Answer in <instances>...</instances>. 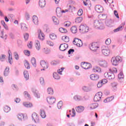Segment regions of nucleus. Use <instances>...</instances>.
<instances>
[{"mask_svg": "<svg viewBox=\"0 0 126 126\" xmlns=\"http://www.w3.org/2000/svg\"><path fill=\"white\" fill-rule=\"evenodd\" d=\"M94 26L95 28L96 29H100L102 30L105 28V26L104 24L102 23L101 21L95 20L94 23Z\"/></svg>", "mask_w": 126, "mask_h": 126, "instance_id": "f257e3e1", "label": "nucleus"}, {"mask_svg": "<svg viewBox=\"0 0 126 126\" xmlns=\"http://www.w3.org/2000/svg\"><path fill=\"white\" fill-rule=\"evenodd\" d=\"M123 59L121 57L116 56V57H112L111 59V63L113 65H118L119 64V63H121L122 62Z\"/></svg>", "mask_w": 126, "mask_h": 126, "instance_id": "f03ea898", "label": "nucleus"}, {"mask_svg": "<svg viewBox=\"0 0 126 126\" xmlns=\"http://www.w3.org/2000/svg\"><path fill=\"white\" fill-rule=\"evenodd\" d=\"M67 11H68V10L67 9L62 10L61 7H57L56 8V14L58 17H61V16L63 15V13L67 12Z\"/></svg>", "mask_w": 126, "mask_h": 126, "instance_id": "7ed1b4c3", "label": "nucleus"}, {"mask_svg": "<svg viewBox=\"0 0 126 126\" xmlns=\"http://www.w3.org/2000/svg\"><path fill=\"white\" fill-rule=\"evenodd\" d=\"M90 49H91L92 51L95 52V51L99 49V45L96 42H93L90 45Z\"/></svg>", "mask_w": 126, "mask_h": 126, "instance_id": "20e7f679", "label": "nucleus"}, {"mask_svg": "<svg viewBox=\"0 0 126 126\" xmlns=\"http://www.w3.org/2000/svg\"><path fill=\"white\" fill-rule=\"evenodd\" d=\"M104 77L107 79H115V74L110 72H106L104 74Z\"/></svg>", "mask_w": 126, "mask_h": 126, "instance_id": "39448f33", "label": "nucleus"}, {"mask_svg": "<svg viewBox=\"0 0 126 126\" xmlns=\"http://www.w3.org/2000/svg\"><path fill=\"white\" fill-rule=\"evenodd\" d=\"M79 30L82 33H86L88 32L89 28L86 25H81L79 27Z\"/></svg>", "mask_w": 126, "mask_h": 126, "instance_id": "423d86ee", "label": "nucleus"}, {"mask_svg": "<svg viewBox=\"0 0 126 126\" xmlns=\"http://www.w3.org/2000/svg\"><path fill=\"white\" fill-rule=\"evenodd\" d=\"M103 95V94L102 92H98L95 94L94 95V100L95 102H99L101 100V98H102V95Z\"/></svg>", "mask_w": 126, "mask_h": 126, "instance_id": "0eeeda50", "label": "nucleus"}, {"mask_svg": "<svg viewBox=\"0 0 126 126\" xmlns=\"http://www.w3.org/2000/svg\"><path fill=\"white\" fill-rule=\"evenodd\" d=\"M32 121L34 122V123H39L40 122V118H39V115L37 114L36 113H33L32 115Z\"/></svg>", "mask_w": 126, "mask_h": 126, "instance_id": "6e6552de", "label": "nucleus"}, {"mask_svg": "<svg viewBox=\"0 0 126 126\" xmlns=\"http://www.w3.org/2000/svg\"><path fill=\"white\" fill-rule=\"evenodd\" d=\"M73 43L74 45H76L77 47H82L83 45V43L82 42V41H81V39H79L78 38H75Z\"/></svg>", "mask_w": 126, "mask_h": 126, "instance_id": "1a4fd4ad", "label": "nucleus"}, {"mask_svg": "<svg viewBox=\"0 0 126 126\" xmlns=\"http://www.w3.org/2000/svg\"><path fill=\"white\" fill-rule=\"evenodd\" d=\"M94 9L98 13H102L104 11V8L100 5H96L94 7Z\"/></svg>", "mask_w": 126, "mask_h": 126, "instance_id": "9d476101", "label": "nucleus"}, {"mask_svg": "<svg viewBox=\"0 0 126 126\" xmlns=\"http://www.w3.org/2000/svg\"><path fill=\"white\" fill-rule=\"evenodd\" d=\"M81 65L84 69H89L91 67V64L90 63L82 62Z\"/></svg>", "mask_w": 126, "mask_h": 126, "instance_id": "9b49d317", "label": "nucleus"}, {"mask_svg": "<svg viewBox=\"0 0 126 126\" xmlns=\"http://www.w3.org/2000/svg\"><path fill=\"white\" fill-rule=\"evenodd\" d=\"M38 38L41 41H44L45 40V34L42 32L41 30H38Z\"/></svg>", "mask_w": 126, "mask_h": 126, "instance_id": "f8f14e48", "label": "nucleus"}, {"mask_svg": "<svg viewBox=\"0 0 126 126\" xmlns=\"http://www.w3.org/2000/svg\"><path fill=\"white\" fill-rule=\"evenodd\" d=\"M40 64L41 67H43V68H48L49 66V64L48 63V62L44 60H41L40 61Z\"/></svg>", "mask_w": 126, "mask_h": 126, "instance_id": "ddd939ff", "label": "nucleus"}, {"mask_svg": "<svg viewBox=\"0 0 126 126\" xmlns=\"http://www.w3.org/2000/svg\"><path fill=\"white\" fill-rule=\"evenodd\" d=\"M67 48H68V45H67V44L64 43L60 45L59 49L60 51L63 52L65 51V50H66Z\"/></svg>", "mask_w": 126, "mask_h": 126, "instance_id": "4468645a", "label": "nucleus"}, {"mask_svg": "<svg viewBox=\"0 0 126 126\" xmlns=\"http://www.w3.org/2000/svg\"><path fill=\"white\" fill-rule=\"evenodd\" d=\"M125 25H126V22L123 23L120 26L114 30V32H119V31H122L124 29Z\"/></svg>", "mask_w": 126, "mask_h": 126, "instance_id": "2eb2a0df", "label": "nucleus"}, {"mask_svg": "<svg viewBox=\"0 0 126 126\" xmlns=\"http://www.w3.org/2000/svg\"><path fill=\"white\" fill-rule=\"evenodd\" d=\"M47 101L49 104H50V105H52L56 102V98L53 97H48L47 98Z\"/></svg>", "mask_w": 126, "mask_h": 126, "instance_id": "dca6fc26", "label": "nucleus"}, {"mask_svg": "<svg viewBox=\"0 0 126 126\" xmlns=\"http://www.w3.org/2000/svg\"><path fill=\"white\" fill-rule=\"evenodd\" d=\"M90 78L92 79V80H98V79L99 78V75L95 74H91L90 76Z\"/></svg>", "mask_w": 126, "mask_h": 126, "instance_id": "f3484780", "label": "nucleus"}, {"mask_svg": "<svg viewBox=\"0 0 126 126\" xmlns=\"http://www.w3.org/2000/svg\"><path fill=\"white\" fill-rule=\"evenodd\" d=\"M84 5L88 6V7H91V1L90 0H82Z\"/></svg>", "mask_w": 126, "mask_h": 126, "instance_id": "a211bd4d", "label": "nucleus"}, {"mask_svg": "<svg viewBox=\"0 0 126 126\" xmlns=\"http://www.w3.org/2000/svg\"><path fill=\"white\" fill-rule=\"evenodd\" d=\"M84 107L80 106L76 108V111L77 113H82L84 111Z\"/></svg>", "mask_w": 126, "mask_h": 126, "instance_id": "6ab92c4d", "label": "nucleus"}, {"mask_svg": "<svg viewBox=\"0 0 126 126\" xmlns=\"http://www.w3.org/2000/svg\"><path fill=\"white\" fill-rule=\"evenodd\" d=\"M39 5L40 7H45V6L46 5V0H39Z\"/></svg>", "mask_w": 126, "mask_h": 126, "instance_id": "aec40b11", "label": "nucleus"}, {"mask_svg": "<svg viewBox=\"0 0 126 126\" xmlns=\"http://www.w3.org/2000/svg\"><path fill=\"white\" fill-rule=\"evenodd\" d=\"M110 50L109 49H103L102 53L104 56H109L110 55Z\"/></svg>", "mask_w": 126, "mask_h": 126, "instance_id": "412c9836", "label": "nucleus"}, {"mask_svg": "<svg viewBox=\"0 0 126 126\" xmlns=\"http://www.w3.org/2000/svg\"><path fill=\"white\" fill-rule=\"evenodd\" d=\"M99 65L102 67H107V62L105 61H99Z\"/></svg>", "mask_w": 126, "mask_h": 126, "instance_id": "4be33fe9", "label": "nucleus"}, {"mask_svg": "<svg viewBox=\"0 0 126 126\" xmlns=\"http://www.w3.org/2000/svg\"><path fill=\"white\" fill-rule=\"evenodd\" d=\"M35 46L36 49L39 51L41 49V45H40V41L39 40H35Z\"/></svg>", "mask_w": 126, "mask_h": 126, "instance_id": "5701e85b", "label": "nucleus"}, {"mask_svg": "<svg viewBox=\"0 0 126 126\" xmlns=\"http://www.w3.org/2000/svg\"><path fill=\"white\" fill-rule=\"evenodd\" d=\"M32 21L33 23L35 24V25H37L39 20H38V17L36 16H33L32 17Z\"/></svg>", "mask_w": 126, "mask_h": 126, "instance_id": "b1692460", "label": "nucleus"}, {"mask_svg": "<svg viewBox=\"0 0 126 126\" xmlns=\"http://www.w3.org/2000/svg\"><path fill=\"white\" fill-rule=\"evenodd\" d=\"M62 40L64 42H65V43H67L69 42V37L66 35H63L62 36Z\"/></svg>", "mask_w": 126, "mask_h": 126, "instance_id": "393cba45", "label": "nucleus"}, {"mask_svg": "<svg viewBox=\"0 0 126 126\" xmlns=\"http://www.w3.org/2000/svg\"><path fill=\"white\" fill-rule=\"evenodd\" d=\"M113 99H114V96H110L104 99L103 102L104 103H109V102H111V101H113Z\"/></svg>", "mask_w": 126, "mask_h": 126, "instance_id": "a878e982", "label": "nucleus"}, {"mask_svg": "<svg viewBox=\"0 0 126 126\" xmlns=\"http://www.w3.org/2000/svg\"><path fill=\"white\" fill-rule=\"evenodd\" d=\"M8 62L10 64H12V55L11 52L9 51Z\"/></svg>", "mask_w": 126, "mask_h": 126, "instance_id": "bb28decb", "label": "nucleus"}, {"mask_svg": "<svg viewBox=\"0 0 126 126\" xmlns=\"http://www.w3.org/2000/svg\"><path fill=\"white\" fill-rule=\"evenodd\" d=\"M23 105L25 107H26L27 108H31L33 106L32 103H28L27 102H23Z\"/></svg>", "mask_w": 126, "mask_h": 126, "instance_id": "cd10ccee", "label": "nucleus"}, {"mask_svg": "<svg viewBox=\"0 0 126 126\" xmlns=\"http://www.w3.org/2000/svg\"><path fill=\"white\" fill-rule=\"evenodd\" d=\"M4 76H8L9 75V67H6L4 72Z\"/></svg>", "mask_w": 126, "mask_h": 126, "instance_id": "c85d7f7f", "label": "nucleus"}, {"mask_svg": "<svg viewBox=\"0 0 126 126\" xmlns=\"http://www.w3.org/2000/svg\"><path fill=\"white\" fill-rule=\"evenodd\" d=\"M70 30L72 33H74V34H75L77 32V28L75 26H72Z\"/></svg>", "mask_w": 126, "mask_h": 126, "instance_id": "c756f323", "label": "nucleus"}, {"mask_svg": "<svg viewBox=\"0 0 126 126\" xmlns=\"http://www.w3.org/2000/svg\"><path fill=\"white\" fill-rule=\"evenodd\" d=\"M24 76L26 80H28L29 79V73L27 71H24Z\"/></svg>", "mask_w": 126, "mask_h": 126, "instance_id": "7c9ffc66", "label": "nucleus"}, {"mask_svg": "<svg viewBox=\"0 0 126 126\" xmlns=\"http://www.w3.org/2000/svg\"><path fill=\"white\" fill-rule=\"evenodd\" d=\"M52 20L55 25H58L60 23V21H59V19H58L56 17H53Z\"/></svg>", "mask_w": 126, "mask_h": 126, "instance_id": "2f4dec72", "label": "nucleus"}, {"mask_svg": "<svg viewBox=\"0 0 126 126\" xmlns=\"http://www.w3.org/2000/svg\"><path fill=\"white\" fill-rule=\"evenodd\" d=\"M98 106V104L97 103H92L90 105L91 109H92V110H94V109H96V108H97Z\"/></svg>", "mask_w": 126, "mask_h": 126, "instance_id": "473e14b6", "label": "nucleus"}, {"mask_svg": "<svg viewBox=\"0 0 126 126\" xmlns=\"http://www.w3.org/2000/svg\"><path fill=\"white\" fill-rule=\"evenodd\" d=\"M24 64L26 68H27V69H29V68H30V64H29L28 61L25 60L24 61Z\"/></svg>", "mask_w": 126, "mask_h": 126, "instance_id": "72a5a7b5", "label": "nucleus"}, {"mask_svg": "<svg viewBox=\"0 0 126 126\" xmlns=\"http://www.w3.org/2000/svg\"><path fill=\"white\" fill-rule=\"evenodd\" d=\"M18 120L20 121H22L24 119V114L22 113H20L17 116Z\"/></svg>", "mask_w": 126, "mask_h": 126, "instance_id": "f704fd0d", "label": "nucleus"}, {"mask_svg": "<svg viewBox=\"0 0 126 126\" xmlns=\"http://www.w3.org/2000/svg\"><path fill=\"white\" fill-rule=\"evenodd\" d=\"M110 87L113 90H117V84L116 83H112L110 84Z\"/></svg>", "mask_w": 126, "mask_h": 126, "instance_id": "c9c22d12", "label": "nucleus"}, {"mask_svg": "<svg viewBox=\"0 0 126 126\" xmlns=\"http://www.w3.org/2000/svg\"><path fill=\"white\" fill-rule=\"evenodd\" d=\"M49 37L51 40H56V39H57V35L55 33L50 34Z\"/></svg>", "mask_w": 126, "mask_h": 126, "instance_id": "e433bc0d", "label": "nucleus"}, {"mask_svg": "<svg viewBox=\"0 0 126 126\" xmlns=\"http://www.w3.org/2000/svg\"><path fill=\"white\" fill-rule=\"evenodd\" d=\"M47 92L50 95H53L54 94V90L52 88H48L47 89Z\"/></svg>", "mask_w": 126, "mask_h": 126, "instance_id": "4c0bfd02", "label": "nucleus"}, {"mask_svg": "<svg viewBox=\"0 0 126 126\" xmlns=\"http://www.w3.org/2000/svg\"><path fill=\"white\" fill-rule=\"evenodd\" d=\"M40 116L42 119H45V118H46V113L44 110H40Z\"/></svg>", "mask_w": 126, "mask_h": 126, "instance_id": "58836bf2", "label": "nucleus"}, {"mask_svg": "<svg viewBox=\"0 0 126 126\" xmlns=\"http://www.w3.org/2000/svg\"><path fill=\"white\" fill-rule=\"evenodd\" d=\"M82 20H83V18H82L81 17H79L76 18L75 22L76 23H80V22H82Z\"/></svg>", "mask_w": 126, "mask_h": 126, "instance_id": "ea45409f", "label": "nucleus"}, {"mask_svg": "<svg viewBox=\"0 0 126 126\" xmlns=\"http://www.w3.org/2000/svg\"><path fill=\"white\" fill-rule=\"evenodd\" d=\"M59 31L61 33H67V30H66L63 28H59Z\"/></svg>", "mask_w": 126, "mask_h": 126, "instance_id": "a19ab883", "label": "nucleus"}, {"mask_svg": "<svg viewBox=\"0 0 126 126\" xmlns=\"http://www.w3.org/2000/svg\"><path fill=\"white\" fill-rule=\"evenodd\" d=\"M53 77L54 78H55V79H60L61 78L60 75H59V74H58V73L56 72H54L53 73Z\"/></svg>", "mask_w": 126, "mask_h": 126, "instance_id": "79ce46f5", "label": "nucleus"}, {"mask_svg": "<svg viewBox=\"0 0 126 126\" xmlns=\"http://www.w3.org/2000/svg\"><path fill=\"white\" fill-rule=\"evenodd\" d=\"M99 18L100 19V21L101 20H105V19H107V16L105 15H100L99 16Z\"/></svg>", "mask_w": 126, "mask_h": 126, "instance_id": "37998d69", "label": "nucleus"}, {"mask_svg": "<svg viewBox=\"0 0 126 126\" xmlns=\"http://www.w3.org/2000/svg\"><path fill=\"white\" fill-rule=\"evenodd\" d=\"M111 72H113V73H117L118 72V70H117V68L116 67H112L109 69Z\"/></svg>", "mask_w": 126, "mask_h": 126, "instance_id": "c03bdc74", "label": "nucleus"}, {"mask_svg": "<svg viewBox=\"0 0 126 126\" xmlns=\"http://www.w3.org/2000/svg\"><path fill=\"white\" fill-rule=\"evenodd\" d=\"M94 72H101V68L99 67H95L94 68Z\"/></svg>", "mask_w": 126, "mask_h": 126, "instance_id": "a18cd8bd", "label": "nucleus"}, {"mask_svg": "<svg viewBox=\"0 0 126 126\" xmlns=\"http://www.w3.org/2000/svg\"><path fill=\"white\" fill-rule=\"evenodd\" d=\"M4 111L5 112V113H8V112H9V111H10V107L6 106L4 107Z\"/></svg>", "mask_w": 126, "mask_h": 126, "instance_id": "49530a36", "label": "nucleus"}, {"mask_svg": "<svg viewBox=\"0 0 126 126\" xmlns=\"http://www.w3.org/2000/svg\"><path fill=\"white\" fill-rule=\"evenodd\" d=\"M70 25H71L70 22L67 21L64 23V26H65V27H69Z\"/></svg>", "mask_w": 126, "mask_h": 126, "instance_id": "de8ad7c7", "label": "nucleus"}, {"mask_svg": "<svg viewBox=\"0 0 126 126\" xmlns=\"http://www.w3.org/2000/svg\"><path fill=\"white\" fill-rule=\"evenodd\" d=\"M31 63L32 65H36V59H35V58H32Z\"/></svg>", "mask_w": 126, "mask_h": 126, "instance_id": "09e8293b", "label": "nucleus"}, {"mask_svg": "<svg viewBox=\"0 0 126 126\" xmlns=\"http://www.w3.org/2000/svg\"><path fill=\"white\" fill-rule=\"evenodd\" d=\"M82 89L85 91V92H88L89 91H90V89L86 86H83Z\"/></svg>", "mask_w": 126, "mask_h": 126, "instance_id": "8fccbe9b", "label": "nucleus"}, {"mask_svg": "<svg viewBox=\"0 0 126 126\" xmlns=\"http://www.w3.org/2000/svg\"><path fill=\"white\" fill-rule=\"evenodd\" d=\"M43 52L45 54H50V53H51V50L48 48H44Z\"/></svg>", "mask_w": 126, "mask_h": 126, "instance_id": "3c124183", "label": "nucleus"}, {"mask_svg": "<svg viewBox=\"0 0 126 126\" xmlns=\"http://www.w3.org/2000/svg\"><path fill=\"white\" fill-rule=\"evenodd\" d=\"M6 56L4 55H2L0 57V60L1 61V62H4V61H5V57Z\"/></svg>", "mask_w": 126, "mask_h": 126, "instance_id": "603ef678", "label": "nucleus"}, {"mask_svg": "<svg viewBox=\"0 0 126 126\" xmlns=\"http://www.w3.org/2000/svg\"><path fill=\"white\" fill-rule=\"evenodd\" d=\"M74 99L75 100H76V101H79V100L81 99V97H80L77 95H76L74 96Z\"/></svg>", "mask_w": 126, "mask_h": 126, "instance_id": "864d4df0", "label": "nucleus"}, {"mask_svg": "<svg viewBox=\"0 0 126 126\" xmlns=\"http://www.w3.org/2000/svg\"><path fill=\"white\" fill-rule=\"evenodd\" d=\"M118 78L119 79H122L123 78H124V74L123 73V72H120L118 74Z\"/></svg>", "mask_w": 126, "mask_h": 126, "instance_id": "5fc2aeb1", "label": "nucleus"}, {"mask_svg": "<svg viewBox=\"0 0 126 126\" xmlns=\"http://www.w3.org/2000/svg\"><path fill=\"white\" fill-rule=\"evenodd\" d=\"M58 109H61L63 107V101H60L58 102L57 105Z\"/></svg>", "mask_w": 126, "mask_h": 126, "instance_id": "6e6d98bb", "label": "nucleus"}, {"mask_svg": "<svg viewBox=\"0 0 126 126\" xmlns=\"http://www.w3.org/2000/svg\"><path fill=\"white\" fill-rule=\"evenodd\" d=\"M24 95L26 98H30V94H29L27 92H24Z\"/></svg>", "mask_w": 126, "mask_h": 126, "instance_id": "4d7b16f0", "label": "nucleus"}, {"mask_svg": "<svg viewBox=\"0 0 126 126\" xmlns=\"http://www.w3.org/2000/svg\"><path fill=\"white\" fill-rule=\"evenodd\" d=\"M24 53L26 56L29 57L30 56V52L29 50H25Z\"/></svg>", "mask_w": 126, "mask_h": 126, "instance_id": "13d9d810", "label": "nucleus"}, {"mask_svg": "<svg viewBox=\"0 0 126 126\" xmlns=\"http://www.w3.org/2000/svg\"><path fill=\"white\" fill-rule=\"evenodd\" d=\"M24 38L26 40V41H27L28 40V39H29V34L25 33L24 35Z\"/></svg>", "mask_w": 126, "mask_h": 126, "instance_id": "bf43d9fd", "label": "nucleus"}, {"mask_svg": "<svg viewBox=\"0 0 126 126\" xmlns=\"http://www.w3.org/2000/svg\"><path fill=\"white\" fill-rule=\"evenodd\" d=\"M82 14H83V10H82V9L79 10V11H78V15L79 16H81Z\"/></svg>", "mask_w": 126, "mask_h": 126, "instance_id": "052dcab7", "label": "nucleus"}, {"mask_svg": "<svg viewBox=\"0 0 126 126\" xmlns=\"http://www.w3.org/2000/svg\"><path fill=\"white\" fill-rule=\"evenodd\" d=\"M103 84L101 81H99L97 85V86L98 88H101V86H103Z\"/></svg>", "mask_w": 126, "mask_h": 126, "instance_id": "680f3d73", "label": "nucleus"}, {"mask_svg": "<svg viewBox=\"0 0 126 126\" xmlns=\"http://www.w3.org/2000/svg\"><path fill=\"white\" fill-rule=\"evenodd\" d=\"M111 39L110 38H108L106 39V40L105 41V44L106 45H110V44H111Z\"/></svg>", "mask_w": 126, "mask_h": 126, "instance_id": "e2e57ef3", "label": "nucleus"}, {"mask_svg": "<svg viewBox=\"0 0 126 126\" xmlns=\"http://www.w3.org/2000/svg\"><path fill=\"white\" fill-rule=\"evenodd\" d=\"M14 57L16 60H19V56H18V54L17 53V52L14 53Z\"/></svg>", "mask_w": 126, "mask_h": 126, "instance_id": "0e129e2a", "label": "nucleus"}, {"mask_svg": "<svg viewBox=\"0 0 126 126\" xmlns=\"http://www.w3.org/2000/svg\"><path fill=\"white\" fill-rule=\"evenodd\" d=\"M21 28H22V29H23V30H25V31L27 30V27L26 26V25H25V24L22 25Z\"/></svg>", "mask_w": 126, "mask_h": 126, "instance_id": "69168bd1", "label": "nucleus"}, {"mask_svg": "<svg viewBox=\"0 0 126 126\" xmlns=\"http://www.w3.org/2000/svg\"><path fill=\"white\" fill-rule=\"evenodd\" d=\"M47 45H49V46H54V43L51 41H47Z\"/></svg>", "mask_w": 126, "mask_h": 126, "instance_id": "338daca9", "label": "nucleus"}, {"mask_svg": "<svg viewBox=\"0 0 126 126\" xmlns=\"http://www.w3.org/2000/svg\"><path fill=\"white\" fill-rule=\"evenodd\" d=\"M27 46L29 49H31L32 46V41H30V43L28 44Z\"/></svg>", "mask_w": 126, "mask_h": 126, "instance_id": "774afa93", "label": "nucleus"}]
</instances>
